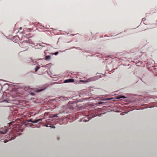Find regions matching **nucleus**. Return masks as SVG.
Instances as JSON below:
<instances>
[{"label": "nucleus", "mask_w": 157, "mask_h": 157, "mask_svg": "<svg viewBox=\"0 0 157 157\" xmlns=\"http://www.w3.org/2000/svg\"><path fill=\"white\" fill-rule=\"evenodd\" d=\"M74 82V80L73 79H69L66 80L64 81V83H66L69 82Z\"/></svg>", "instance_id": "obj_1"}, {"label": "nucleus", "mask_w": 157, "mask_h": 157, "mask_svg": "<svg viewBox=\"0 0 157 157\" xmlns=\"http://www.w3.org/2000/svg\"><path fill=\"white\" fill-rule=\"evenodd\" d=\"M12 134H13V133L12 132H11L9 134V136H10V138H11L10 140H13L15 139V138L16 137L15 136H13Z\"/></svg>", "instance_id": "obj_2"}, {"label": "nucleus", "mask_w": 157, "mask_h": 157, "mask_svg": "<svg viewBox=\"0 0 157 157\" xmlns=\"http://www.w3.org/2000/svg\"><path fill=\"white\" fill-rule=\"evenodd\" d=\"M42 121V119H38V120H34V121H29L32 122L33 123H37L38 122L40 121Z\"/></svg>", "instance_id": "obj_3"}, {"label": "nucleus", "mask_w": 157, "mask_h": 157, "mask_svg": "<svg viewBox=\"0 0 157 157\" xmlns=\"http://www.w3.org/2000/svg\"><path fill=\"white\" fill-rule=\"evenodd\" d=\"M92 81L91 79V78H89L86 81H83V80H81V81L82 82H88Z\"/></svg>", "instance_id": "obj_4"}, {"label": "nucleus", "mask_w": 157, "mask_h": 157, "mask_svg": "<svg viewBox=\"0 0 157 157\" xmlns=\"http://www.w3.org/2000/svg\"><path fill=\"white\" fill-rule=\"evenodd\" d=\"M7 130H5L2 131H0V133L1 134H4L6 133Z\"/></svg>", "instance_id": "obj_5"}, {"label": "nucleus", "mask_w": 157, "mask_h": 157, "mask_svg": "<svg viewBox=\"0 0 157 157\" xmlns=\"http://www.w3.org/2000/svg\"><path fill=\"white\" fill-rule=\"evenodd\" d=\"M45 89V88H44V89H41L40 90H38L36 91L38 92H40V91L44 90Z\"/></svg>", "instance_id": "obj_6"}, {"label": "nucleus", "mask_w": 157, "mask_h": 157, "mask_svg": "<svg viewBox=\"0 0 157 157\" xmlns=\"http://www.w3.org/2000/svg\"><path fill=\"white\" fill-rule=\"evenodd\" d=\"M40 67L39 66L37 67L35 69V71L36 72L38 69L40 68Z\"/></svg>", "instance_id": "obj_7"}, {"label": "nucleus", "mask_w": 157, "mask_h": 157, "mask_svg": "<svg viewBox=\"0 0 157 157\" xmlns=\"http://www.w3.org/2000/svg\"><path fill=\"white\" fill-rule=\"evenodd\" d=\"M50 58V56H47L46 57V60H48V59H49Z\"/></svg>", "instance_id": "obj_8"}, {"label": "nucleus", "mask_w": 157, "mask_h": 157, "mask_svg": "<svg viewBox=\"0 0 157 157\" xmlns=\"http://www.w3.org/2000/svg\"><path fill=\"white\" fill-rule=\"evenodd\" d=\"M59 114H56V115H55L54 117H58V115Z\"/></svg>", "instance_id": "obj_9"}, {"label": "nucleus", "mask_w": 157, "mask_h": 157, "mask_svg": "<svg viewBox=\"0 0 157 157\" xmlns=\"http://www.w3.org/2000/svg\"><path fill=\"white\" fill-rule=\"evenodd\" d=\"M58 52H55V55H57L58 54Z\"/></svg>", "instance_id": "obj_10"}, {"label": "nucleus", "mask_w": 157, "mask_h": 157, "mask_svg": "<svg viewBox=\"0 0 157 157\" xmlns=\"http://www.w3.org/2000/svg\"><path fill=\"white\" fill-rule=\"evenodd\" d=\"M83 121H84L85 122H86V121H88L87 120H83Z\"/></svg>", "instance_id": "obj_11"}, {"label": "nucleus", "mask_w": 157, "mask_h": 157, "mask_svg": "<svg viewBox=\"0 0 157 157\" xmlns=\"http://www.w3.org/2000/svg\"><path fill=\"white\" fill-rule=\"evenodd\" d=\"M22 29V28L21 27L19 28L20 30H21Z\"/></svg>", "instance_id": "obj_12"}, {"label": "nucleus", "mask_w": 157, "mask_h": 157, "mask_svg": "<svg viewBox=\"0 0 157 157\" xmlns=\"http://www.w3.org/2000/svg\"><path fill=\"white\" fill-rule=\"evenodd\" d=\"M12 122H11L10 123V125L12 124Z\"/></svg>", "instance_id": "obj_13"}, {"label": "nucleus", "mask_w": 157, "mask_h": 157, "mask_svg": "<svg viewBox=\"0 0 157 157\" xmlns=\"http://www.w3.org/2000/svg\"><path fill=\"white\" fill-rule=\"evenodd\" d=\"M53 128H55V126H54V127H53Z\"/></svg>", "instance_id": "obj_14"}, {"label": "nucleus", "mask_w": 157, "mask_h": 157, "mask_svg": "<svg viewBox=\"0 0 157 157\" xmlns=\"http://www.w3.org/2000/svg\"><path fill=\"white\" fill-rule=\"evenodd\" d=\"M123 97H124V96H122V98H123Z\"/></svg>", "instance_id": "obj_15"}]
</instances>
